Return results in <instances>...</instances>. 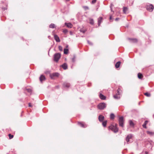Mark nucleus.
<instances>
[{
	"label": "nucleus",
	"instance_id": "nucleus-1",
	"mask_svg": "<svg viewBox=\"0 0 154 154\" xmlns=\"http://www.w3.org/2000/svg\"><path fill=\"white\" fill-rule=\"evenodd\" d=\"M109 128L115 133L117 132L118 131V129L117 127L116 124H115V125H112L110 126L109 127Z\"/></svg>",
	"mask_w": 154,
	"mask_h": 154
},
{
	"label": "nucleus",
	"instance_id": "nucleus-2",
	"mask_svg": "<svg viewBox=\"0 0 154 154\" xmlns=\"http://www.w3.org/2000/svg\"><path fill=\"white\" fill-rule=\"evenodd\" d=\"M106 104L104 103H99L98 106V108L99 109H103L105 108L106 107Z\"/></svg>",
	"mask_w": 154,
	"mask_h": 154
},
{
	"label": "nucleus",
	"instance_id": "nucleus-3",
	"mask_svg": "<svg viewBox=\"0 0 154 154\" xmlns=\"http://www.w3.org/2000/svg\"><path fill=\"white\" fill-rule=\"evenodd\" d=\"M61 57V54L60 53H57L54 55V60L56 62H57Z\"/></svg>",
	"mask_w": 154,
	"mask_h": 154
},
{
	"label": "nucleus",
	"instance_id": "nucleus-4",
	"mask_svg": "<svg viewBox=\"0 0 154 154\" xmlns=\"http://www.w3.org/2000/svg\"><path fill=\"white\" fill-rule=\"evenodd\" d=\"M119 126L122 127H123L124 122L123 117L122 116L120 117L119 120Z\"/></svg>",
	"mask_w": 154,
	"mask_h": 154
},
{
	"label": "nucleus",
	"instance_id": "nucleus-5",
	"mask_svg": "<svg viewBox=\"0 0 154 154\" xmlns=\"http://www.w3.org/2000/svg\"><path fill=\"white\" fill-rule=\"evenodd\" d=\"M146 8L147 10L150 12L152 11L153 9V6L152 5H147Z\"/></svg>",
	"mask_w": 154,
	"mask_h": 154
},
{
	"label": "nucleus",
	"instance_id": "nucleus-6",
	"mask_svg": "<svg viewBox=\"0 0 154 154\" xmlns=\"http://www.w3.org/2000/svg\"><path fill=\"white\" fill-rule=\"evenodd\" d=\"M120 90L119 88L117 90V93L116 94V95H115L114 96V98L116 99H119L120 98V97L119 96L120 95Z\"/></svg>",
	"mask_w": 154,
	"mask_h": 154
},
{
	"label": "nucleus",
	"instance_id": "nucleus-7",
	"mask_svg": "<svg viewBox=\"0 0 154 154\" xmlns=\"http://www.w3.org/2000/svg\"><path fill=\"white\" fill-rule=\"evenodd\" d=\"M59 75V74L58 73L55 72L54 73L52 74H50V76L51 79H54L55 77H58Z\"/></svg>",
	"mask_w": 154,
	"mask_h": 154
},
{
	"label": "nucleus",
	"instance_id": "nucleus-8",
	"mask_svg": "<svg viewBox=\"0 0 154 154\" xmlns=\"http://www.w3.org/2000/svg\"><path fill=\"white\" fill-rule=\"evenodd\" d=\"M132 135L131 134H130L128 135L126 139L127 142L128 143L130 141V139H132Z\"/></svg>",
	"mask_w": 154,
	"mask_h": 154
},
{
	"label": "nucleus",
	"instance_id": "nucleus-9",
	"mask_svg": "<svg viewBox=\"0 0 154 154\" xmlns=\"http://www.w3.org/2000/svg\"><path fill=\"white\" fill-rule=\"evenodd\" d=\"M78 124L80 126L83 128H85L87 126V125L83 122H78Z\"/></svg>",
	"mask_w": 154,
	"mask_h": 154
},
{
	"label": "nucleus",
	"instance_id": "nucleus-10",
	"mask_svg": "<svg viewBox=\"0 0 154 154\" xmlns=\"http://www.w3.org/2000/svg\"><path fill=\"white\" fill-rule=\"evenodd\" d=\"M54 37L55 40L57 42H60V40L59 38L57 35H54Z\"/></svg>",
	"mask_w": 154,
	"mask_h": 154
},
{
	"label": "nucleus",
	"instance_id": "nucleus-11",
	"mask_svg": "<svg viewBox=\"0 0 154 154\" xmlns=\"http://www.w3.org/2000/svg\"><path fill=\"white\" fill-rule=\"evenodd\" d=\"M65 25H66L67 27L69 28H71L72 26V25L70 23H65Z\"/></svg>",
	"mask_w": 154,
	"mask_h": 154
},
{
	"label": "nucleus",
	"instance_id": "nucleus-12",
	"mask_svg": "<svg viewBox=\"0 0 154 154\" xmlns=\"http://www.w3.org/2000/svg\"><path fill=\"white\" fill-rule=\"evenodd\" d=\"M98 119L100 122H102L104 119V117L102 115H100L99 116Z\"/></svg>",
	"mask_w": 154,
	"mask_h": 154
},
{
	"label": "nucleus",
	"instance_id": "nucleus-13",
	"mask_svg": "<svg viewBox=\"0 0 154 154\" xmlns=\"http://www.w3.org/2000/svg\"><path fill=\"white\" fill-rule=\"evenodd\" d=\"M99 97L101 99L103 100H105L106 99V97L101 94H100Z\"/></svg>",
	"mask_w": 154,
	"mask_h": 154
},
{
	"label": "nucleus",
	"instance_id": "nucleus-14",
	"mask_svg": "<svg viewBox=\"0 0 154 154\" xmlns=\"http://www.w3.org/2000/svg\"><path fill=\"white\" fill-rule=\"evenodd\" d=\"M102 17H100L98 19V24L99 26H100V23H101L102 20Z\"/></svg>",
	"mask_w": 154,
	"mask_h": 154
},
{
	"label": "nucleus",
	"instance_id": "nucleus-15",
	"mask_svg": "<svg viewBox=\"0 0 154 154\" xmlns=\"http://www.w3.org/2000/svg\"><path fill=\"white\" fill-rule=\"evenodd\" d=\"M131 42H137V40L136 38H129Z\"/></svg>",
	"mask_w": 154,
	"mask_h": 154
},
{
	"label": "nucleus",
	"instance_id": "nucleus-16",
	"mask_svg": "<svg viewBox=\"0 0 154 154\" xmlns=\"http://www.w3.org/2000/svg\"><path fill=\"white\" fill-rule=\"evenodd\" d=\"M45 79V76L42 75H41L40 77V80L41 82H42V81L44 80Z\"/></svg>",
	"mask_w": 154,
	"mask_h": 154
},
{
	"label": "nucleus",
	"instance_id": "nucleus-17",
	"mask_svg": "<svg viewBox=\"0 0 154 154\" xmlns=\"http://www.w3.org/2000/svg\"><path fill=\"white\" fill-rule=\"evenodd\" d=\"M89 23L91 24V25H93L94 24V21L93 19H92L91 18H89Z\"/></svg>",
	"mask_w": 154,
	"mask_h": 154
},
{
	"label": "nucleus",
	"instance_id": "nucleus-18",
	"mask_svg": "<svg viewBox=\"0 0 154 154\" xmlns=\"http://www.w3.org/2000/svg\"><path fill=\"white\" fill-rule=\"evenodd\" d=\"M147 134L150 135L152 136L154 135V132L150 131H147Z\"/></svg>",
	"mask_w": 154,
	"mask_h": 154
},
{
	"label": "nucleus",
	"instance_id": "nucleus-19",
	"mask_svg": "<svg viewBox=\"0 0 154 154\" xmlns=\"http://www.w3.org/2000/svg\"><path fill=\"white\" fill-rule=\"evenodd\" d=\"M121 62L120 61L117 62L115 65V67L116 68H118L120 66Z\"/></svg>",
	"mask_w": 154,
	"mask_h": 154
},
{
	"label": "nucleus",
	"instance_id": "nucleus-20",
	"mask_svg": "<svg viewBox=\"0 0 154 154\" xmlns=\"http://www.w3.org/2000/svg\"><path fill=\"white\" fill-rule=\"evenodd\" d=\"M148 122V121L147 120L145 121L144 124L143 125V126L144 128H146V125Z\"/></svg>",
	"mask_w": 154,
	"mask_h": 154
},
{
	"label": "nucleus",
	"instance_id": "nucleus-21",
	"mask_svg": "<svg viewBox=\"0 0 154 154\" xmlns=\"http://www.w3.org/2000/svg\"><path fill=\"white\" fill-rule=\"evenodd\" d=\"M62 67L64 69H66L67 67V65L66 63H64L62 65Z\"/></svg>",
	"mask_w": 154,
	"mask_h": 154
},
{
	"label": "nucleus",
	"instance_id": "nucleus-22",
	"mask_svg": "<svg viewBox=\"0 0 154 154\" xmlns=\"http://www.w3.org/2000/svg\"><path fill=\"white\" fill-rule=\"evenodd\" d=\"M128 11V8L127 7H124L123 9V12L125 13H127V11Z\"/></svg>",
	"mask_w": 154,
	"mask_h": 154
},
{
	"label": "nucleus",
	"instance_id": "nucleus-23",
	"mask_svg": "<svg viewBox=\"0 0 154 154\" xmlns=\"http://www.w3.org/2000/svg\"><path fill=\"white\" fill-rule=\"evenodd\" d=\"M63 85L64 86H65L66 87L68 88L70 86V85L69 83H65Z\"/></svg>",
	"mask_w": 154,
	"mask_h": 154
},
{
	"label": "nucleus",
	"instance_id": "nucleus-24",
	"mask_svg": "<svg viewBox=\"0 0 154 154\" xmlns=\"http://www.w3.org/2000/svg\"><path fill=\"white\" fill-rule=\"evenodd\" d=\"M129 123L130 125L131 126H134V124L133 122L131 120H130L129 121Z\"/></svg>",
	"mask_w": 154,
	"mask_h": 154
},
{
	"label": "nucleus",
	"instance_id": "nucleus-25",
	"mask_svg": "<svg viewBox=\"0 0 154 154\" xmlns=\"http://www.w3.org/2000/svg\"><path fill=\"white\" fill-rule=\"evenodd\" d=\"M138 77L139 79H141L143 77V75L139 73L138 74Z\"/></svg>",
	"mask_w": 154,
	"mask_h": 154
},
{
	"label": "nucleus",
	"instance_id": "nucleus-26",
	"mask_svg": "<svg viewBox=\"0 0 154 154\" xmlns=\"http://www.w3.org/2000/svg\"><path fill=\"white\" fill-rule=\"evenodd\" d=\"M68 49H64V53L65 54H67L68 53Z\"/></svg>",
	"mask_w": 154,
	"mask_h": 154
},
{
	"label": "nucleus",
	"instance_id": "nucleus-27",
	"mask_svg": "<svg viewBox=\"0 0 154 154\" xmlns=\"http://www.w3.org/2000/svg\"><path fill=\"white\" fill-rule=\"evenodd\" d=\"M107 121H106L103 122L102 124L103 126L105 127L106 126V125Z\"/></svg>",
	"mask_w": 154,
	"mask_h": 154
},
{
	"label": "nucleus",
	"instance_id": "nucleus-28",
	"mask_svg": "<svg viewBox=\"0 0 154 154\" xmlns=\"http://www.w3.org/2000/svg\"><path fill=\"white\" fill-rule=\"evenodd\" d=\"M55 24H51L49 26L50 28H54L55 27Z\"/></svg>",
	"mask_w": 154,
	"mask_h": 154
},
{
	"label": "nucleus",
	"instance_id": "nucleus-29",
	"mask_svg": "<svg viewBox=\"0 0 154 154\" xmlns=\"http://www.w3.org/2000/svg\"><path fill=\"white\" fill-rule=\"evenodd\" d=\"M115 116L113 114H111L110 115V118L111 119H114Z\"/></svg>",
	"mask_w": 154,
	"mask_h": 154
},
{
	"label": "nucleus",
	"instance_id": "nucleus-30",
	"mask_svg": "<svg viewBox=\"0 0 154 154\" xmlns=\"http://www.w3.org/2000/svg\"><path fill=\"white\" fill-rule=\"evenodd\" d=\"M144 95L147 97H149L150 96V94L149 93H146L144 94Z\"/></svg>",
	"mask_w": 154,
	"mask_h": 154
},
{
	"label": "nucleus",
	"instance_id": "nucleus-31",
	"mask_svg": "<svg viewBox=\"0 0 154 154\" xmlns=\"http://www.w3.org/2000/svg\"><path fill=\"white\" fill-rule=\"evenodd\" d=\"M60 51H62L63 50V48L61 46H59L58 47Z\"/></svg>",
	"mask_w": 154,
	"mask_h": 154
},
{
	"label": "nucleus",
	"instance_id": "nucleus-32",
	"mask_svg": "<svg viewBox=\"0 0 154 154\" xmlns=\"http://www.w3.org/2000/svg\"><path fill=\"white\" fill-rule=\"evenodd\" d=\"M8 136L10 139H11L13 137V135H11V134H9Z\"/></svg>",
	"mask_w": 154,
	"mask_h": 154
},
{
	"label": "nucleus",
	"instance_id": "nucleus-33",
	"mask_svg": "<svg viewBox=\"0 0 154 154\" xmlns=\"http://www.w3.org/2000/svg\"><path fill=\"white\" fill-rule=\"evenodd\" d=\"M80 32H83V33H84L85 32V31H86L85 30H84L82 29H80Z\"/></svg>",
	"mask_w": 154,
	"mask_h": 154
},
{
	"label": "nucleus",
	"instance_id": "nucleus-34",
	"mask_svg": "<svg viewBox=\"0 0 154 154\" xmlns=\"http://www.w3.org/2000/svg\"><path fill=\"white\" fill-rule=\"evenodd\" d=\"M26 90L29 93H30L32 91L31 89H26Z\"/></svg>",
	"mask_w": 154,
	"mask_h": 154
},
{
	"label": "nucleus",
	"instance_id": "nucleus-35",
	"mask_svg": "<svg viewBox=\"0 0 154 154\" xmlns=\"http://www.w3.org/2000/svg\"><path fill=\"white\" fill-rule=\"evenodd\" d=\"M63 32L64 33H66L68 32V30L66 29H64L63 30Z\"/></svg>",
	"mask_w": 154,
	"mask_h": 154
},
{
	"label": "nucleus",
	"instance_id": "nucleus-36",
	"mask_svg": "<svg viewBox=\"0 0 154 154\" xmlns=\"http://www.w3.org/2000/svg\"><path fill=\"white\" fill-rule=\"evenodd\" d=\"M113 6V5L112 4H111L110 5V9H111V11H112V7Z\"/></svg>",
	"mask_w": 154,
	"mask_h": 154
},
{
	"label": "nucleus",
	"instance_id": "nucleus-37",
	"mask_svg": "<svg viewBox=\"0 0 154 154\" xmlns=\"http://www.w3.org/2000/svg\"><path fill=\"white\" fill-rule=\"evenodd\" d=\"M96 0H92V3L93 4L95 2H96Z\"/></svg>",
	"mask_w": 154,
	"mask_h": 154
},
{
	"label": "nucleus",
	"instance_id": "nucleus-38",
	"mask_svg": "<svg viewBox=\"0 0 154 154\" xmlns=\"http://www.w3.org/2000/svg\"><path fill=\"white\" fill-rule=\"evenodd\" d=\"M142 154H147V152H143Z\"/></svg>",
	"mask_w": 154,
	"mask_h": 154
},
{
	"label": "nucleus",
	"instance_id": "nucleus-39",
	"mask_svg": "<svg viewBox=\"0 0 154 154\" xmlns=\"http://www.w3.org/2000/svg\"><path fill=\"white\" fill-rule=\"evenodd\" d=\"M88 44H89L90 45H92V44L91 42H90L89 41H88Z\"/></svg>",
	"mask_w": 154,
	"mask_h": 154
},
{
	"label": "nucleus",
	"instance_id": "nucleus-40",
	"mask_svg": "<svg viewBox=\"0 0 154 154\" xmlns=\"http://www.w3.org/2000/svg\"><path fill=\"white\" fill-rule=\"evenodd\" d=\"M29 107H31L32 106H31L30 103H29Z\"/></svg>",
	"mask_w": 154,
	"mask_h": 154
},
{
	"label": "nucleus",
	"instance_id": "nucleus-41",
	"mask_svg": "<svg viewBox=\"0 0 154 154\" xmlns=\"http://www.w3.org/2000/svg\"><path fill=\"white\" fill-rule=\"evenodd\" d=\"M112 16H110V20H111L112 19Z\"/></svg>",
	"mask_w": 154,
	"mask_h": 154
},
{
	"label": "nucleus",
	"instance_id": "nucleus-42",
	"mask_svg": "<svg viewBox=\"0 0 154 154\" xmlns=\"http://www.w3.org/2000/svg\"><path fill=\"white\" fill-rule=\"evenodd\" d=\"M119 18H116V19H115V20H116V21H117V20H119Z\"/></svg>",
	"mask_w": 154,
	"mask_h": 154
},
{
	"label": "nucleus",
	"instance_id": "nucleus-43",
	"mask_svg": "<svg viewBox=\"0 0 154 154\" xmlns=\"http://www.w3.org/2000/svg\"><path fill=\"white\" fill-rule=\"evenodd\" d=\"M70 34L71 35H72V32H70Z\"/></svg>",
	"mask_w": 154,
	"mask_h": 154
},
{
	"label": "nucleus",
	"instance_id": "nucleus-44",
	"mask_svg": "<svg viewBox=\"0 0 154 154\" xmlns=\"http://www.w3.org/2000/svg\"><path fill=\"white\" fill-rule=\"evenodd\" d=\"M68 45H67L66 46V48H67L68 47Z\"/></svg>",
	"mask_w": 154,
	"mask_h": 154
},
{
	"label": "nucleus",
	"instance_id": "nucleus-45",
	"mask_svg": "<svg viewBox=\"0 0 154 154\" xmlns=\"http://www.w3.org/2000/svg\"><path fill=\"white\" fill-rule=\"evenodd\" d=\"M69 0H66V1H69Z\"/></svg>",
	"mask_w": 154,
	"mask_h": 154
},
{
	"label": "nucleus",
	"instance_id": "nucleus-46",
	"mask_svg": "<svg viewBox=\"0 0 154 154\" xmlns=\"http://www.w3.org/2000/svg\"><path fill=\"white\" fill-rule=\"evenodd\" d=\"M72 60H73V61H74V59H72Z\"/></svg>",
	"mask_w": 154,
	"mask_h": 154
}]
</instances>
